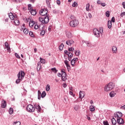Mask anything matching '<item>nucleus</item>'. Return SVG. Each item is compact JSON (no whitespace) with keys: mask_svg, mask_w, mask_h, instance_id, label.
Segmentation results:
<instances>
[{"mask_svg":"<svg viewBox=\"0 0 125 125\" xmlns=\"http://www.w3.org/2000/svg\"><path fill=\"white\" fill-rule=\"evenodd\" d=\"M44 34H45V31L43 30H42L41 32V36H44Z\"/></svg>","mask_w":125,"mask_h":125,"instance_id":"49530a36","label":"nucleus"},{"mask_svg":"<svg viewBox=\"0 0 125 125\" xmlns=\"http://www.w3.org/2000/svg\"><path fill=\"white\" fill-rule=\"evenodd\" d=\"M64 47V45L63 44V43H62L59 47V48L60 49V50H63V48Z\"/></svg>","mask_w":125,"mask_h":125,"instance_id":"72a5a7b5","label":"nucleus"},{"mask_svg":"<svg viewBox=\"0 0 125 125\" xmlns=\"http://www.w3.org/2000/svg\"><path fill=\"white\" fill-rule=\"evenodd\" d=\"M72 6L73 7H76V6H78V3H77L76 1H74L72 4Z\"/></svg>","mask_w":125,"mask_h":125,"instance_id":"a19ab883","label":"nucleus"},{"mask_svg":"<svg viewBox=\"0 0 125 125\" xmlns=\"http://www.w3.org/2000/svg\"><path fill=\"white\" fill-rule=\"evenodd\" d=\"M101 5H102V6H103V7L106 6V3H102Z\"/></svg>","mask_w":125,"mask_h":125,"instance_id":"69168bd1","label":"nucleus"},{"mask_svg":"<svg viewBox=\"0 0 125 125\" xmlns=\"http://www.w3.org/2000/svg\"><path fill=\"white\" fill-rule=\"evenodd\" d=\"M4 45H5L6 48L9 47V45L8 44V43L7 42H5Z\"/></svg>","mask_w":125,"mask_h":125,"instance_id":"864d4df0","label":"nucleus"},{"mask_svg":"<svg viewBox=\"0 0 125 125\" xmlns=\"http://www.w3.org/2000/svg\"><path fill=\"white\" fill-rule=\"evenodd\" d=\"M51 71H52V72H54V73H57V71L58 70H57V69H56V68L54 67L51 69Z\"/></svg>","mask_w":125,"mask_h":125,"instance_id":"58836bf2","label":"nucleus"},{"mask_svg":"<svg viewBox=\"0 0 125 125\" xmlns=\"http://www.w3.org/2000/svg\"><path fill=\"white\" fill-rule=\"evenodd\" d=\"M125 12H123L121 13L120 16H121V17H124V16H125Z\"/></svg>","mask_w":125,"mask_h":125,"instance_id":"3c124183","label":"nucleus"},{"mask_svg":"<svg viewBox=\"0 0 125 125\" xmlns=\"http://www.w3.org/2000/svg\"><path fill=\"white\" fill-rule=\"evenodd\" d=\"M79 21L78 20H74L70 21V25L71 27H77L79 25Z\"/></svg>","mask_w":125,"mask_h":125,"instance_id":"423d86ee","label":"nucleus"},{"mask_svg":"<svg viewBox=\"0 0 125 125\" xmlns=\"http://www.w3.org/2000/svg\"><path fill=\"white\" fill-rule=\"evenodd\" d=\"M111 22H113V23H115V17H112L111 18V20L110 21Z\"/></svg>","mask_w":125,"mask_h":125,"instance_id":"6e6d98bb","label":"nucleus"},{"mask_svg":"<svg viewBox=\"0 0 125 125\" xmlns=\"http://www.w3.org/2000/svg\"><path fill=\"white\" fill-rule=\"evenodd\" d=\"M30 11L32 15L35 16L36 14H37V11H36V9H32L30 10Z\"/></svg>","mask_w":125,"mask_h":125,"instance_id":"6ab92c4d","label":"nucleus"},{"mask_svg":"<svg viewBox=\"0 0 125 125\" xmlns=\"http://www.w3.org/2000/svg\"><path fill=\"white\" fill-rule=\"evenodd\" d=\"M26 111L29 113H34L35 112V107L32 104H28L26 107Z\"/></svg>","mask_w":125,"mask_h":125,"instance_id":"39448f33","label":"nucleus"},{"mask_svg":"<svg viewBox=\"0 0 125 125\" xmlns=\"http://www.w3.org/2000/svg\"><path fill=\"white\" fill-rule=\"evenodd\" d=\"M39 20L40 22L42 23V24H47L49 22V17L47 16H45L44 18L42 17H39Z\"/></svg>","mask_w":125,"mask_h":125,"instance_id":"20e7f679","label":"nucleus"},{"mask_svg":"<svg viewBox=\"0 0 125 125\" xmlns=\"http://www.w3.org/2000/svg\"><path fill=\"white\" fill-rule=\"evenodd\" d=\"M120 109H121V110H125V105L123 106H121L120 107Z\"/></svg>","mask_w":125,"mask_h":125,"instance_id":"0e129e2a","label":"nucleus"},{"mask_svg":"<svg viewBox=\"0 0 125 125\" xmlns=\"http://www.w3.org/2000/svg\"><path fill=\"white\" fill-rule=\"evenodd\" d=\"M48 13L47 10H46V9H41L40 11V14H41V15H42V16H45V15H47Z\"/></svg>","mask_w":125,"mask_h":125,"instance_id":"0eeeda50","label":"nucleus"},{"mask_svg":"<svg viewBox=\"0 0 125 125\" xmlns=\"http://www.w3.org/2000/svg\"><path fill=\"white\" fill-rule=\"evenodd\" d=\"M70 52H68V51L67 50H64V53H65V54H66V55H68V54H69V53H70Z\"/></svg>","mask_w":125,"mask_h":125,"instance_id":"680f3d73","label":"nucleus"},{"mask_svg":"<svg viewBox=\"0 0 125 125\" xmlns=\"http://www.w3.org/2000/svg\"><path fill=\"white\" fill-rule=\"evenodd\" d=\"M63 87H64V88H66V87H67V84L64 83L62 85Z\"/></svg>","mask_w":125,"mask_h":125,"instance_id":"e2e57ef3","label":"nucleus"},{"mask_svg":"<svg viewBox=\"0 0 125 125\" xmlns=\"http://www.w3.org/2000/svg\"><path fill=\"white\" fill-rule=\"evenodd\" d=\"M69 17L71 20H76V17L73 15H71Z\"/></svg>","mask_w":125,"mask_h":125,"instance_id":"4c0bfd02","label":"nucleus"},{"mask_svg":"<svg viewBox=\"0 0 125 125\" xmlns=\"http://www.w3.org/2000/svg\"><path fill=\"white\" fill-rule=\"evenodd\" d=\"M107 26L108 29H111V28H112V21H108Z\"/></svg>","mask_w":125,"mask_h":125,"instance_id":"5701e85b","label":"nucleus"},{"mask_svg":"<svg viewBox=\"0 0 125 125\" xmlns=\"http://www.w3.org/2000/svg\"><path fill=\"white\" fill-rule=\"evenodd\" d=\"M19 73H20L21 79L23 80L24 77H25V72L23 71H21V72H19Z\"/></svg>","mask_w":125,"mask_h":125,"instance_id":"f3484780","label":"nucleus"},{"mask_svg":"<svg viewBox=\"0 0 125 125\" xmlns=\"http://www.w3.org/2000/svg\"><path fill=\"white\" fill-rule=\"evenodd\" d=\"M105 15H106V17H110V11H107L105 12Z\"/></svg>","mask_w":125,"mask_h":125,"instance_id":"37998d69","label":"nucleus"},{"mask_svg":"<svg viewBox=\"0 0 125 125\" xmlns=\"http://www.w3.org/2000/svg\"><path fill=\"white\" fill-rule=\"evenodd\" d=\"M112 52L113 53H117V52H118L117 51V47H116V46H113L112 47Z\"/></svg>","mask_w":125,"mask_h":125,"instance_id":"412c9836","label":"nucleus"},{"mask_svg":"<svg viewBox=\"0 0 125 125\" xmlns=\"http://www.w3.org/2000/svg\"><path fill=\"white\" fill-rule=\"evenodd\" d=\"M6 48L8 52H9V51H10L11 50L10 46L7 47Z\"/></svg>","mask_w":125,"mask_h":125,"instance_id":"13d9d810","label":"nucleus"},{"mask_svg":"<svg viewBox=\"0 0 125 125\" xmlns=\"http://www.w3.org/2000/svg\"><path fill=\"white\" fill-rule=\"evenodd\" d=\"M78 58H74L73 59H72L71 61V65H72V67H74L75 66V63H76V62H77V61H78Z\"/></svg>","mask_w":125,"mask_h":125,"instance_id":"9d476101","label":"nucleus"},{"mask_svg":"<svg viewBox=\"0 0 125 125\" xmlns=\"http://www.w3.org/2000/svg\"><path fill=\"white\" fill-rule=\"evenodd\" d=\"M39 28V25H35L34 26V28L35 29V30H38V28Z\"/></svg>","mask_w":125,"mask_h":125,"instance_id":"bf43d9fd","label":"nucleus"},{"mask_svg":"<svg viewBox=\"0 0 125 125\" xmlns=\"http://www.w3.org/2000/svg\"><path fill=\"white\" fill-rule=\"evenodd\" d=\"M74 108L75 111H78V110L80 109V106H79V105H76L74 106Z\"/></svg>","mask_w":125,"mask_h":125,"instance_id":"473e14b6","label":"nucleus"},{"mask_svg":"<svg viewBox=\"0 0 125 125\" xmlns=\"http://www.w3.org/2000/svg\"><path fill=\"white\" fill-rule=\"evenodd\" d=\"M85 96V93L83 91H80L79 93V98L83 99Z\"/></svg>","mask_w":125,"mask_h":125,"instance_id":"1a4fd4ad","label":"nucleus"},{"mask_svg":"<svg viewBox=\"0 0 125 125\" xmlns=\"http://www.w3.org/2000/svg\"><path fill=\"white\" fill-rule=\"evenodd\" d=\"M89 109H90V111H91V112H94V111H95V108H94V106H93L92 105L90 106Z\"/></svg>","mask_w":125,"mask_h":125,"instance_id":"393cba45","label":"nucleus"},{"mask_svg":"<svg viewBox=\"0 0 125 125\" xmlns=\"http://www.w3.org/2000/svg\"><path fill=\"white\" fill-rule=\"evenodd\" d=\"M114 87H115V83L110 82L105 86L104 91L107 92L108 91H111L112 89H114Z\"/></svg>","mask_w":125,"mask_h":125,"instance_id":"f03ea898","label":"nucleus"},{"mask_svg":"<svg viewBox=\"0 0 125 125\" xmlns=\"http://www.w3.org/2000/svg\"><path fill=\"white\" fill-rule=\"evenodd\" d=\"M67 70H70L71 69V66H70V64H67L66 65Z\"/></svg>","mask_w":125,"mask_h":125,"instance_id":"4d7b16f0","label":"nucleus"},{"mask_svg":"<svg viewBox=\"0 0 125 125\" xmlns=\"http://www.w3.org/2000/svg\"><path fill=\"white\" fill-rule=\"evenodd\" d=\"M46 95V93H45V91H43L42 93L41 94L42 98H44Z\"/></svg>","mask_w":125,"mask_h":125,"instance_id":"c756f323","label":"nucleus"},{"mask_svg":"<svg viewBox=\"0 0 125 125\" xmlns=\"http://www.w3.org/2000/svg\"><path fill=\"white\" fill-rule=\"evenodd\" d=\"M89 6H90L89 3L86 4V10H87V11H88V10H89Z\"/></svg>","mask_w":125,"mask_h":125,"instance_id":"c03bdc74","label":"nucleus"},{"mask_svg":"<svg viewBox=\"0 0 125 125\" xmlns=\"http://www.w3.org/2000/svg\"><path fill=\"white\" fill-rule=\"evenodd\" d=\"M1 107L2 108H5V107H6V102L5 101L3 100V101H2Z\"/></svg>","mask_w":125,"mask_h":125,"instance_id":"a211bd4d","label":"nucleus"},{"mask_svg":"<svg viewBox=\"0 0 125 125\" xmlns=\"http://www.w3.org/2000/svg\"><path fill=\"white\" fill-rule=\"evenodd\" d=\"M29 34L30 37H31L32 38H34L35 35H34V33H33V32L29 31Z\"/></svg>","mask_w":125,"mask_h":125,"instance_id":"ea45409f","label":"nucleus"},{"mask_svg":"<svg viewBox=\"0 0 125 125\" xmlns=\"http://www.w3.org/2000/svg\"><path fill=\"white\" fill-rule=\"evenodd\" d=\"M23 33L25 35H27V34H28V33H29V30H28V29H27V28H24L23 29Z\"/></svg>","mask_w":125,"mask_h":125,"instance_id":"2f4dec72","label":"nucleus"},{"mask_svg":"<svg viewBox=\"0 0 125 125\" xmlns=\"http://www.w3.org/2000/svg\"><path fill=\"white\" fill-rule=\"evenodd\" d=\"M74 43V41L73 40H67L66 42V44L67 45H72Z\"/></svg>","mask_w":125,"mask_h":125,"instance_id":"4468645a","label":"nucleus"},{"mask_svg":"<svg viewBox=\"0 0 125 125\" xmlns=\"http://www.w3.org/2000/svg\"><path fill=\"white\" fill-rule=\"evenodd\" d=\"M23 0H13L14 2H16V3H19L20 2H22Z\"/></svg>","mask_w":125,"mask_h":125,"instance_id":"79ce46f5","label":"nucleus"},{"mask_svg":"<svg viewBox=\"0 0 125 125\" xmlns=\"http://www.w3.org/2000/svg\"><path fill=\"white\" fill-rule=\"evenodd\" d=\"M66 37L68 39H71L73 37V35L70 31H66Z\"/></svg>","mask_w":125,"mask_h":125,"instance_id":"ddd939ff","label":"nucleus"},{"mask_svg":"<svg viewBox=\"0 0 125 125\" xmlns=\"http://www.w3.org/2000/svg\"><path fill=\"white\" fill-rule=\"evenodd\" d=\"M85 43H86L87 46L88 47H92V44H91V43L88 41H85Z\"/></svg>","mask_w":125,"mask_h":125,"instance_id":"aec40b11","label":"nucleus"},{"mask_svg":"<svg viewBox=\"0 0 125 125\" xmlns=\"http://www.w3.org/2000/svg\"><path fill=\"white\" fill-rule=\"evenodd\" d=\"M34 25H35V22L33 21H29V26L32 28V27H34Z\"/></svg>","mask_w":125,"mask_h":125,"instance_id":"b1692460","label":"nucleus"},{"mask_svg":"<svg viewBox=\"0 0 125 125\" xmlns=\"http://www.w3.org/2000/svg\"><path fill=\"white\" fill-rule=\"evenodd\" d=\"M42 69V65H41V62H38L37 70V71H40Z\"/></svg>","mask_w":125,"mask_h":125,"instance_id":"4be33fe9","label":"nucleus"},{"mask_svg":"<svg viewBox=\"0 0 125 125\" xmlns=\"http://www.w3.org/2000/svg\"><path fill=\"white\" fill-rule=\"evenodd\" d=\"M103 124L104 125H109V123H108V121H104Z\"/></svg>","mask_w":125,"mask_h":125,"instance_id":"5fc2aeb1","label":"nucleus"},{"mask_svg":"<svg viewBox=\"0 0 125 125\" xmlns=\"http://www.w3.org/2000/svg\"><path fill=\"white\" fill-rule=\"evenodd\" d=\"M41 96H42V93L41 92V91L38 90V99L39 100H41Z\"/></svg>","mask_w":125,"mask_h":125,"instance_id":"a878e982","label":"nucleus"},{"mask_svg":"<svg viewBox=\"0 0 125 125\" xmlns=\"http://www.w3.org/2000/svg\"><path fill=\"white\" fill-rule=\"evenodd\" d=\"M21 125V123L19 121L14 122L13 123V125Z\"/></svg>","mask_w":125,"mask_h":125,"instance_id":"f704fd0d","label":"nucleus"},{"mask_svg":"<svg viewBox=\"0 0 125 125\" xmlns=\"http://www.w3.org/2000/svg\"><path fill=\"white\" fill-rule=\"evenodd\" d=\"M93 34L96 38H99L100 37V34H103V28L102 27L100 28V31L97 28H94L93 30Z\"/></svg>","mask_w":125,"mask_h":125,"instance_id":"7ed1b4c3","label":"nucleus"},{"mask_svg":"<svg viewBox=\"0 0 125 125\" xmlns=\"http://www.w3.org/2000/svg\"><path fill=\"white\" fill-rule=\"evenodd\" d=\"M88 17L89 18H91L92 17V15H91V13H88Z\"/></svg>","mask_w":125,"mask_h":125,"instance_id":"774afa93","label":"nucleus"},{"mask_svg":"<svg viewBox=\"0 0 125 125\" xmlns=\"http://www.w3.org/2000/svg\"><path fill=\"white\" fill-rule=\"evenodd\" d=\"M28 9L30 11L31 10V9H33V8H32V5L31 4L28 5Z\"/></svg>","mask_w":125,"mask_h":125,"instance_id":"a18cd8bd","label":"nucleus"},{"mask_svg":"<svg viewBox=\"0 0 125 125\" xmlns=\"http://www.w3.org/2000/svg\"><path fill=\"white\" fill-rule=\"evenodd\" d=\"M66 80H67V74H62V81L65 82Z\"/></svg>","mask_w":125,"mask_h":125,"instance_id":"f8f14e48","label":"nucleus"},{"mask_svg":"<svg viewBox=\"0 0 125 125\" xmlns=\"http://www.w3.org/2000/svg\"><path fill=\"white\" fill-rule=\"evenodd\" d=\"M9 17L10 19H11V20H14L15 18H16L15 16L13 15V14H12V13H10L9 14Z\"/></svg>","mask_w":125,"mask_h":125,"instance_id":"dca6fc26","label":"nucleus"},{"mask_svg":"<svg viewBox=\"0 0 125 125\" xmlns=\"http://www.w3.org/2000/svg\"><path fill=\"white\" fill-rule=\"evenodd\" d=\"M40 62L42 63V64H44V63H45V60L40 58Z\"/></svg>","mask_w":125,"mask_h":125,"instance_id":"e433bc0d","label":"nucleus"},{"mask_svg":"<svg viewBox=\"0 0 125 125\" xmlns=\"http://www.w3.org/2000/svg\"><path fill=\"white\" fill-rule=\"evenodd\" d=\"M117 118V122L119 125H123L124 124V119L122 118L123 117V113L121 112H118L114 116Z\"/></svg>","mask_w":125,"mask_h":125,"instance_id":"f257e3e1","label":"nucleus"},{"mask_svg":"<svg viewBox=\"0 0 125 125\" xmlns=\"http://www.w3.org/2000/svg\"><path fill=\"white\" fill-rule=\"evenodd\" d=\"M14 24L16 26H18L20 24V22L19 21V20H18L16 19V18H15L14 20Z\"/></svg>","mask_w":125,"mask_h":125,"instance_id":"2eb2a0df","label":"nucleus"},{"mask_svg":"<svg viewBox=\"0 0 125 125\" xmlns=\"http://www.w3.org/2000/svg\"><path fill=\"white\" fill-rule=\"evenodd\" d=\"M64 64H65L66 66L69 65V61H67V60H65L64 61Z\"/></svg>","mask_w":125,"mask_h":125,"instance_id":"09e8293b","label":"nucleus"},{"mask_svg":"<svg viewBox=\"0 0 125 125\" xmlns=\"http://www.w3.org/2000/svg\"><path fill=\"white\" fill-rule=\"evenodd\" d=\"M111 122L112 125H116V124H117V121H116V119H115V118H112L111 120Z\"/></svg>","mask_w":125,"mask_h":125,"instance_id":"cd10ccee","label":"nucleus"},{"mask_svg":"<svg viewBox=\"0 0 125 125\" xmlns=\"http://www.w3.org/2000/svg\"><path fill=\"white\" fill-rule=\"evenodd\" d=\"M115 95H116V93H115L114 91H111L110 93H109V96L111 97H114L115 96Z\"/></svg>","mask_w":125,"mask_h":125,"instance_id":"c85d7f7f","label":"nucleus"},{"mask_svg":"<svg viewBox=\"0 0 125 125\" xmlns=\"http://www.w3.org/2000/svg\"><path fill=\"white\" fill-rule=\"evenodd\" d=\"M9 113L10 115H12L13 114V108L10 107L9 109Z\"/></svg>","mask_w":125,"mask_h":125,"instance_id":"7c9ffc66","label":"nucleus"},{"mask_svg":"<svg viewBox=\"0 0 125 125\" xmlns=\"http://www.w3.org/2000/svg\"><path fill=\"white\" fill-rule=\"evenodd\" d=\"M122 5L123 8L125 9V2H123Z\"/></svg>","mask_w":125,"mask_h":125,"instance_id":"338daca9","label":"nucleus"},{"mask_svg":"<svg viewBox=\"0 0 125 125\" xmlns=\"http://www.w3.org/2000/svg\"><path fill=\"white\" fill-rule=\"evenodd\" d=\"M73 50H75V48H74L73 47H71V48H68V51H70V52L73 51Z\"/></svg>","mask_w":125,"mask_h":125,"instance_id":"603ef678","label":"nucleus"},{"mask_svg":"<svg viewBox=\"0 0 125 125\" xmlns=\"http://www.w3.org/2000/svg\"><path fill=\"white\" fill-rule=\"evenodd\" d=\"M34 106V108L37 109L38 113H41V111H42V107H41L40 104H36Z\"/></svg>","mask_w":125,"mask_h":125,"instance_id":"6e6552de","label":"nucleus"},{"mask_svg":"<svg viewBox=\"0 0 125 125\" xmlns=\"http://www.w3.org/2000/svg\"><path fill=\"white\" fill-rule=\"evenodd\" d=\"M75 54L76 56H80V55L81 54V51H80V50H75Z\"/></svg>","mask_w":125,"mask_h":125,"instance_id":"bb28decb","label":"nucleus"},{"mask_svg":"<svg viewBox=\"0 0 125 125\" xmlns=\"http://www.w3.org/2000/svg\"><path fill=\"white\" fill-rule=\"evenodd\" d=\"M97 4H101V3H102V2L99 0H98V1H97Z\"/></svg>","mask_w":125,"mask_h":125,"instance_id":"052dcab7","label":"nucleus"},{"mask_svg":"<svg viewBox=\"0 0 125 125\" xmlns=\"http://www.w3.org/2000/svg\"><path fill=\"white\" fill-rule=\"evenodd\" d=\"M50 90V86L49 85V84H47L46 86V91H49Z\"/></svg>","mask_w":125,"mask_h":125,"instance_id":"c9c22d12","label":"nucleus"},{"mask_svg":"<svg viewBox=\"0 0 125 125\" xmlns=\"http://www.w3.org/2000/svg\"><path fill=\"white\" fill-rule=\"evenodd\" d=\"M68 57H73V54L72 53H68Z\"/></svg>","mask_w":125,"mask_h":125,"instance_id":"8fccbe9b","label":"nucleus"},{"mask_svg":"<svg viewBox=\"0 0 125 125\" xmlns=\"http://www.w3.org/2000/svg\"><path fill=\"white\" fill-rule=\"evenodd\" d=\"M17 77H18V79H17L16 81V83L18 84V83H19L20 82H21V81H22V79L20 78V72H19V73L17 75Z\"/></svg>","mask_w":125,"mask_h":125,"instance_id":"9b49d317","label":"nucleus"},{"mask_svg":"<svg viewBox=\"0 0 125 125\" xmlns=\"http://www.w3.org/2000/svg\"><path fill=\"white\" fill-rule=\"evenodd\" d=\"M15 56L17 58H18V59H20V56H19V55H18V54H17V53H16L15 54Z\"/></svg>","mask_w":125,"mask_h":125,"instance_id":"de8ad7c7","label":"nucleus"}]
</instances>
